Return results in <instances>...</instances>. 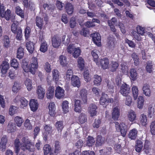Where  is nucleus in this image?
Segmentation results:
<instances>
[{"instance_id": "obj_1", "label": "nucleus", "mask_w": 155, "mask_h": 155, "mask_svg": "<svg viewBox=\"0 0 155 155\" xmlns=\"http://www.w3.org/2000/svg\"><path fill=\"white\" fill-rule=\"evenodd\" d=\"M21 66L25 72H30L32 74H35L38 67L37 58L33 57L29 66H28V63L25 62L24 63H23Z\"/></svg>"}, {"instance_id": "obj_2", "label": "nucleus", "mask_w": 155, "mask_h": 155, "mask_svg": "<svg viewBox=\"0 0 155 155\" xmlns=\"http://www.w3.org/2000/svg\"><path fill=\"white\" fill-rule=\"evenodd\" d=\"M21 147L24 152L27 150L30 152H34L35 150L34 143L29 139L24 140L21 144Z\"/></svg>"}, {"instance_id": "obj_3", "label": "nucleus", "mask_w": 155, "mask_h": 155, "mask_svg": "<svg viewBox=\"0 0 155 155\" xmlns=\"http://www.w3.org/2000/svg\"><path fill=\"white\" fill-rule=\"evenodd\" d=\"M11 31L14 34H16L17 40H21L22 38V30L21 28L18 26L15 23H13L11 26Z\"/></svg>"}, {"instance_id": "obj_4", "label": "nucleus", "mask_w": 155, "mask_h": 155, "mask_svg": "<svg viewBox=\"0 0 155 155\" xmlns=\"http://www.w3.org/2000/svg\"><path fill=\"white\" fill-rule=\"evenodd\" d=\"M137 31H133L132 34L134 38L138 41L142 40V38L140 35H143L145 33L144 28L140 26H138L136 27Z\"/></svg>"}, {"instance_id": "obj_5", "label": "nucleus", "mask_w": 155, "mask_h": 155, "mask_svg": "<svg viewBox=\"0 0 155 155\" xmlns=\"http://www.w3.org/2000/svg\"><path fill=\"white\" fill-rule=\"evenodd\" d=\"M130 86L126 83L122 84L121 86L120 92L124 96H127L130 92Z\"/></svg>"}, {"instance_id": "obj_6", "label": "nucleus", "mask_w": 155, "mask_h": 155, "mask_svg": "<svg viewBox=\"0 0 155 155\" xmlns=\"http://www.w3.org/2000/svg\"><path fill=\"white\" fill-rule=\"evenodd\" d=\"M91 36L92 37L93 41L94 44L98 46L101 45V37L99 33H95L91 34Z\"/></svg>"}, {"instance_id": "obj_7", "label": "nucleus", "mask_w": 155, "mask_h": 155, "mask_svg": "<svg viewBox=\"0 0 155 155\" xmlns=\"http://www.w3.org/2000/svg\"><path fill=\"white\" fill-rule=\"evenodd\" d=\"M0 15L2 17H4L8 21L11 19V21L13 20V16H12V14L10 10L8 9L5 12L4 8L3 9V12L0 13Z\"/></svg>"}, {"instance_id": "obj_8", "label": "nucleus", "mask_w": 155, "mask_h": 155, "mask_svg": "<svg viewBox=\"0 0 155 155\" xmlns=\"http://www.w3.org/2000/svg\"><path fill=\"white\" fill-rule=\"evenodd\" d=\"M64 91L63 89L59 86H58L55 91V97L58 99L62 98L64 95Z\"/></svg>"}, {"instance_id": "obj_9", "label": "nucleus", "mask_w": 155, "mask_h": 155, "mask_svg": "<svg viewBox=\"0 0 155 155\" xmlns=\"http://www.w3.org/2000/svg\"><path fill=\"white\" fill-rule=\"evenodd\" d=\"M52 45L55 48H58L61 44V39L57 35H54L52 38Z\"/></svg>"}, {"instance_id": "obj_10", "label": "nucleus", "mask_w": 155, "mask_h": 155, "mask_svg": "<svg viewBox=\"0 0 155 155\" xmlns=\"http://www.w3.org/2000/svg\"><path fill=\"white\" fill-rule=\"evenodd\" d=\"M101 68L104 70L107 69L109 66V59L106 57L101 58L100 60V62Z\"/></svg>"}, {"instance_id": "obj_11", "label": "nucleus", "mask_w": 155, "mask_h": 155, "mask_svg": "<svg viewBox=\"0 0 155 155\" xmlns=\"http://www.w3.org/2000/svg\"><path fill=\"white\" fill-rule=\"evenodd\" d=\"M39 99H43L45 94V90L41 85L38 86L36 90Z\"/></svg>"}, {"instance_id": "obj_12", "label": "nucleus", "mask_w": 155, "mask_h": 155, "mask_svg": "<svg viewBox=\"0 0 155 155\" xmlns=\"http://www.w3.org/2000/svg\"><path fill=\"white\" fill-rule=\"evenodd\" d=\"M71 83L74 87H78L80 85V81L79 77L73 75L71 78Z\"/></svg>"}, {"instance_id": "obj_13", "label": "nucleus", "mask_w": 155, "mask_h": 155, "mask_svg": "<svg viewBox=\"0 0 155 155\" xmlns=\"http://www.w3.org/2000/svg\"><path fill=\"white\" fill-rule=\"evenodd\" d=\"M48 114L51 116L54 117L55 114L56 107L55 104L53 102H51L48 106Z\"/></svg>"}, {"instance_id": "obj_14", "label": "nucleus", "mask_w": 155, "mask_h": 155, "mask_svg": "<svg viewBox=\"0 0 155 155\" xmlns=\"http://www.w3.org/2000/svg\"><path fill=\"white\" fill-rule=\"evenodd\" d=\"M29 106L31 110L33 111H36L38 109V104L37 100H31L29 103Z\"/></svg>"}, {"instance_id": "obj_15", "label": "nucleus", "mask_w": 155, "mask_h": 155, "mask_svg": "<svg viewBox=\"0 0 155 155\" xmlns=\"http://www.w3.org/2000/svg\"><path fill=\"white\" fill-rule=\"evenodd\" d=\"M9 64L6 61H3L0 68H1V72L2 74H5L9 68Z\"/></svg>"}, {"instance_id": "obj_16", "label": "nucleus", "mask_w": 155, "mask_h": 155, "mask_svg": "<svg viewBox=\"0 0 155 155\" xmlns=\"http://www.w3.org/2000/svg\"><path fill=\"white\" fill-rule=\"evenodd\" d=\"M35 21L36 26L40 30H41L44 24L43 18L38 16H37L35 17Z\"/></svg>"}, {"instance_id": "obj_17", "label": "nucleus", "mask_w": 155, "mask_h": 155, "mask_svg": "<svg viewBox=\"0 0 155 155\" xmlns=\"http://www.w3.org/2000/svg\"><path fill=\"white\" fill-rule=\"evenodd\" d=\"M35 44L30 41L26 42V47L28 52L31 54L35 50Z\"/></svg>"}, {"instance_id": "obj_18", "label": "nucleus", "mask_w": 155, "mask_h": 155, "mask_svg": "<svg viewBox=\"0 0 155 155\" xmlns=\"http://www.w3.org/2000/svg\"><path fill=\"white\" fill-rule=\"evenodd\" d=\"M22 4L26 8H29L31 10L34 8L35 4L31 1H28V0H22Z\"/></svg>"}, {"instance_id": "obj_19", "label": "nucleus", "mask_w": 155, "mask_h": 155, "mask_svg": "<svg viewBox=\"0 0 155 155\" xmlns=\"http://www.w3.org/2000/svg\"><path fill=\"white\" fill-rule=\"evenodd\" d=\"M87 91L85 89H82L80 92V97L83 101V103H86L87 102Z\"/></svg>"}, {"instance_id": "obj_20", "label": "nucleus", "mask_w": 155, "mask_h": 155, "mask_svg": "<svg viewBox=\"0 0 155 155\" xmlns=\"http://www.w3.org/2000/svg\"><path fill=\"white\" fill-rule=\"evenodd\" d=\"M17 127L15 123L9 122L7 126V131L8 133H12L16 130Z\"/></svg>"}, {"instance_id": "obj_21", "label": "nucleus", "mask_w": 155, "mask_h": 155, "mask_svg": "<svg viewBox=\"0 0 155 155\" xmlns=\"http://www.w3.org/2000/svg\"><path fill=\"white\" fill-rule=\"evenodd\" d=\"M97 109V107L95 104H91L90 105L89 110L91 117L96 115L97 112L96 110Z\"/></svg>"}, {"instance_id": "obj_22", "label": "nucleus", "mask_w": 155, "mask_h": 155, "mask_svg": "<svg viewBox=\"0 0 155 155\" xmlns=\"http://www.w3.org/2000/svg\"><path fill=\"white\" fill-rule=\"evenodd\" d=\"M120 110L118 107H116L113 110L112 116L113 119L114 120H118L120 116Z\"/></svg>"}, {"instance_id": "obj_23", "label": "nucleus", "mask_w": 155, "mask_h": 155, "mask_svg": "<svg viewBox=\"0 0 155 155\" xmlns=\"http://www.w3.org/2000/svg\"><path fill=\"white\" fill-rule=\"evenodd\" d=\"M138 131L136 128H133L129 132L128 137L131 140H135L137 136Z\"/></svg>"}, {"instance_id": "obj_24", "label": "nucleus", "mask_w": 155, "mask_h": 155, "mask_svg": "<svg viewBox=\"0 0 155 155\" xmlns=\"http://www.w3.org/2000/svg\"><path fill=\"white\" fill-rule=\"evenodd\" d=\"M65 8L66 12L69 15H71L73 13L74 11V8L71 3H67L65 4Z\"/></svg>"}, {"instance_id": "obj_25", "label": "nucleus", "mask_w": 155, "mask_h": 155, "mask_svg": "<svg viewBox=\"0 0 155 155\" xmlns=\"http://www.w3.org/2000/svg\"><path fill=\"white\" fill-rule=\"evenodd\" d=\"M77 66L81 71H82L84 68V59L81 57H79L78 59Z\"/></svg>"}, {"instance_id": "obj_26", "label": "nucleus", "mask_w": 155, "mask_h": 155, "mask_svg": "<svg viewBox=\"0 0 155 155\" xmlns=\"http://www.w3.org/2000/svg\"><path fill=\"white\" fill-rule=\"evenodd\" d=\"M143 93L147 96L150 97L151 95V91L150 89V85L147 84H145L143 87Z\"/></svg>"}, {"instance_id": "obj_27", "label": "nucleus", "mask_w": 155, "mask_h": 155, "mask_svg": "<svg viewBox=\"0 0 155 155\" xmlns=\"http://www.w3.org/2000/svg\"><path fill=\"white\" fill-rule=\"evenodd\" d=\"M120 128L118 129V131L120 130L121 135L123 137H125L127 134V127L125 124L122 123L120 125Z\"/></svg>"}, {"instance_id": "obj_28", "label": "nucleus", "mask_w": 155, "mask_h": 155, "mask_svg": "<svg viewBox=\"0 0 155 155\" xmlns=\"http://www.w3.org/2000/svg\"><path fill=\"white\" fill-rule=\"evenodd\" d=\"M130 79L133 81H135L137 78L138 74L134 68L130 69Z\"/></svg>"}, {"instance_id": "obj_29", "label": "nucleus", "mask_w": 155, "mask_h": 155, "mask_svg": "<svg viewBox=\"0 0 155 155\" xmlns=\"http://www.w3.org/2000/svg\"><path fill=\"white\" fill-rule=\"evenodd\" d=\"M74 111L77 112L81 113V101L78 100H75Z\"/></svg>"}, {"instance_id": "obj_30", "label": "nucleus", "mask_w": 155, "mask_h": 155, "mask_svg": "<svg viewBox=\"0 0 155 155\" xmlns=\"http://www.w3.org/2000/svg\"><path fill=\"white\" fill-rule=\"evenodd\" d=\"M54 88L53 86L48 87V91L46 93L47 97L48 99H51L53 97L54 92Z\"/></svg>"}, {"instance_id": "obj_31", "label": "nucleus", "mask_w": 155, "mask_h": 155, "mask_svg": "<svg viewBox=\"0 0 155 155\" xmlns=\"http://www.w3.org/2000/svg\"><path fill=\"white\" fill-rule=\"evenodd\" d=\"M150 142L147 140H145L144 144V152L146 154H148L150 153L151 150V148L150 147Z\"/></svg>"}, {"instance_id": "obj_32", "label": "nucleus", "mask_w": 155, "mask_h": 155, "mask_svg": "<svg viewBox=\"0 0 155 155\" xmlns=\"http://www.w3.org/2000/svg\"><path fill=\"white\" fill-rule=\"evenodd\" d=\"M127 117L128 119L130 122H133L136 117V115L134 111L130 110L127 114Z\"/></svg>"}, {"instance_id": "obj_33", "label": "nucleus", "mask_w": 155, "mask_h": 155, "mask_svg": "<svg viewBox=\"0 0 155 155\" xmlns=\"http://www.w3.org/2000/svg\"><path fill=\"white\" fill-rule=\"evenodd\" d=\"M7 143V138L6 135H4L2 138L0 143L1 147L2 150L5 149L6 145Z\"/></svg>"}, {"instance_id": "obj_34", "label": "nucleus", "mask_w": 155, "mask_h": 155, "mask_svg": "<svg viewBox=\"0 0 155 155\" xmlns=\"http://www.w3.org/2000/svg\"><path fill=\"white\" fill-rule=\"evenodd\" d=\"M143 143L142 141L140 140H138L136 142L135 147L136 151L138 152H140L143 148Z\"/></svg>"}, {"instance_id": "obj_35", "label": "nucleus", "mask_w": 155, "mask_h": 155, "mask_svg": "<svg viewBox=\"0 0 155 155\" xmlns=\"http://www.w3.org/2000/svg\"><path fill=\"white\" fill-rule=\"evenodd\" d=\"M55 126L58 132L61 133L64 127L63 121H57L55 123Z\"/></svg>"}, {"instance_id": "obj_36", "label": "nucleus", "mask_w": 155, "mask_h": 155, "mask_svg": "<svg viewBox=\"0 0 155 155\" xmlns=\"http://www.w3.org/2000/svg\"><path fill=\"white\" fill-rule=\"evenodd\" d=\"M153 63L152 61H148L147 63L146 69L147 71L149 73H152L153 70Z\"/></svg>"}, {"instance_id": "obj_37", "label": "nucleus", "mask_w": 155, "mask_h": 155, "mask_svg": "<svg viewBox=\"0 0 155 155\" xmlns=\"http://www.w3.org/2000/svg\"><path fill=\"white\" fill-rule=\"evenodd\" d=\"M59 59L61 64L63 67L66 66L67 65L68 62L67 58L65 56L62 55H60L59 57Z\"/></svg>"}, {"instance_id": "obj_38", "label": "nucleus", "mask_w": 155, "mask_h": 155, "mask_svg": "<svg viewBox=\"0 0 155 155\" xmlns=\"http://www.w3.org/2000/svg\"><path fill=\"white\" fill-rule=\"evenodd\" d=\"M78 121L81 124H83L87 121L86 115L84 113H82L78 117Z\"/></svg>"}, {"instance_id": "obj_39", "label": "nucleus", "mask_w": 155, "mask_h": 155, "mask_svg": "<svg viewBox=\"0 0 155 155\" xmlns=\"http://www.w3.org/2000/svg\"><path fill=\"white\" fill-rule=\"evenodd\" d=\"M15 12L16 13L22 18H24V11L19 6H17L15 8Z\"/></svg>"}, {"instance_id": "obj_40", "label": "nucleus", "mask_w": 155, "mask_h": 155, "mask_svg": "<svg viewBox=\"0 0 155 155\" xmlns=\"http://www.w3.org/2000/svg\"><path fill=\"white\" fill-rule=\"evenodd\" d=\"M15 151V153H18L20 149V142L18 139L16 138L14 142Z\"/></svg>"}, {"instance_id": "obj_41", "label": "nucleus", "mask_w": 155, "mask_h": 155, "mask_svg": "<svg viewBox=\"0 0 155 155\" xmlns=\"http://www.w3.org/2000/svg\"><path fill=\"white\" fill-rule=\"evenodd\" d=\"M133 96L134 100H136L139 94V91L137 87L133 86L132 87Z\"/></svg>"}, {"instance_id": "obj_42", "label": "nucleus", "mask_w": 155, "mask_h": 155, "mask_svg": "<svg viewBox=\"0 0 155 155\" xmlns=\"http://www.w3.org/2000/svg\"><path fill=\"white\" fill-rule=\"evenodd\" d=\"M61 148L60 142L58 141L55 142L54 149V152L56 154H58L61 151Z\"/></svg>"}, {"instance_id": "obj_43", "label": "nucleus", "mask_w": 155, "mask_h": 155, "mask_svg": "<svg viewBox=\"0 0 155 155\" xmlns=\"http://www.w3.org/2000/svg\"><path fill=\"white\" fill-rule=\"evenodd\" d=\"M3 46L5 48H8L10 46V39L9 37L6 35L4 36L2 40Z\"/></svg>"}, {"instance_id": "obj_44", "label": "nucleus", "mask_w": 155, "mask_h": 155, "mask_svg": "<svg viewBox=\"0 0 155 155\" xmlns=\"http://www.w3.org/2000/svg\"><path fill=\"white\" fill-rule=\"evenodd\" d=\"M81 50L79 48H74L72 53V56L75 58H77L81 54Z\"/></svg>"}, {"instance_id": "obj_45", "label": "nucleus", "mask_w": 155, "mask_h": 155, "mask_svg": "<svg viewBox=\"0 0 155 155\" xmlns=\"http://www.w3.org/2000/svg\"><path fill=\"white\" fill-rule=\"evenodd\" d=\"M53 79L56 82L58 81L59 76V72L57 69H54L52 71Z\"/></svg>"}, {"instance_id": "obj_46", "label": "nucleus", "mask_w": 155, "mask_h": 155, "mask_svg": "<svg viewBox=\"0 0 155 155\" xmlns=\"http://www.w3.org/2000/svg\"><path fill=\"white\" fill-rule=\"evenodd\" d=\"M107 96L108 95L107 94H105L104 92H102L100 100V103L101 104L103 105L105 104Z\"/></svg>"}, {"instance_id": "obj_47", "label": "nucleus", "mask_w": 155, "mask_h": 155, "mask_svg": "<svg viewBox=\"0 0 155 155\" xmlns=\"http://www.w3.org/2000/svg\"><path fill=\"white\" fill-rule=\"evenodd\" d=\"M104 143V140L103 139L102 136L98 135L97 136L96 140V145L97 146H101Z\"/></svg>"}, {"instance_id": "obj_48", "label": "nucleus", "mask_w": 155, "mask_h": 155, "mask_svg": "<svg viewBox=\"0 0 155 155\" xmlns=\"http://www.w3.org/2000/svg\"><path fill=\"white\" fill-rule=\"evenodd\" d=\"M43 152L44 155H47L52 150V149L49 144H46L44 146L43 148Z\"/></svg>"}, {"instance_id": "obj_49", "label": "nucleus", "mask_w": 155, "mask_h": 155, "mask_svg": "<svg viewBox=\"0 0 155 155\" xmlns=\"http://www.w3.org/2000/svg\"><path fill=\"white\" fill-rule=\"evenodd\" d=\"M94 84L97 86L99 85L102 80L101 77L100 76L96 74L94 75Z\"/></svg>"}, {"instance_id": "obj_50", "label": "nucleus", "mask_w": 155, "mask_h": 155, "mask_svg": "<svg viewBox=\"0 0 155 155\" xmlns=\"http://www.w3.org/2000/svg\"><path fill=\"white\" fill-rule=\"evenodd\" d=\"M144 100L143 97L142 96L139 97L137 101V107L140 109L142 108L144 105Z\"/></svg>"}, {"instance_id": "obj_51", "label": "nucleus", "mask_w": 155, "mask_h": 155, "mask_svg": "<svg viewBox=\"0 0 155 155\" xmlns=\"http://www.w3.org/2000/svg\"><path fill=\"white\" fill-rule=\"evenodd\" d=\"M24 49L21 47H19L17 50V58L20 59L22 58L24 54Z\"/></svg>"}, {"instance_id": "obj_52", "label": "nucleus", "mask_w": 155, "mask_h": 155, "mask_svg": "<svg viewBox=\"0 0 155 155\" xmlns=\"http://www.w3.org/2000/svg\"><path fill=\"white\" fill-rule=\"evenodd\" d=\"M48 49V45L46 41H44L40 45V50L43 53L46 52Z\"/></svg>"}, {"instance_id": "obj_53", "label": "nucleus", "mask_w": 155, "mask_h": 155, "mask_svg": "<svg viewBox=\"0 0 155 155\" xmlns=\"http://www.w3.org/2000/svg\"><path fill=\"white\" fill-rule=\"evenodd\" d=\"M131 57L134 61V64L136 66L138 65L140 61L138 55L135 52H134L131 54Z\"/></svg>"}, {"instance_id": "obj_54", "label": "nucleus", "mask_w": 155, "mask_h": 155, "mask_svg": "<svg viewBox=\"0 0 155 155\" xmlns=\"http://www.w3.org/2000/svg\"><path fill=\"white\" fill-rule=\"evenodd\" d=\"M91 54L93 58L94 61L98 65H100V63L99 61L98 56L97 54L95 52L94 50H93L91 52Z\"/></svg>"}, {"instance_id": "obj_55", "label": "nucleus", "mask_w": 155, "mask_h": 155, "mask_svg": "<svg viewBox=\"0 0 155 155\" xmlns=\"http://www.w3.org/2000/svg\"><path fill=\"white\" fill-rule=\"evenodd\" d=\"M140 123L143 126H145L147 124V118L146 115L143 114L140 117Z\"/></svg>"}, {"instance_id": "obj_56", "label": "nucleus", "mask_w": 155, "mask_h": 155, "mask_svg": "<svg viewBox=\"0 0 155 155\" xmlns=\"http://www.w3.org/2000/svg\"><path fill=\"white\" fill-rule=\"evenodd\" d=\"M95 141L93 137L88 136L86 141V144L89 147H92L94 144Z\"/></svg>"}, {"instance_id": "obj_57", "label": "nucleus", "mask_w": 155, "mask_h": 155, "mask_svg": "<svg viewBox=\"0 0 155 155\" xmlns=\"http://www.w3.org/2000/svg\"><path fill=\"white\" fill-rule=\"evenodd\" d=\"M14 121L17 126L18 127H21L23 122V119L18 116H16L15 118Z\"/></svg>"}, {"instance_id": "obj_58", "label": "nucleus", "mask_w": 155, "mask_h": 155, "mask_svg": "<svg viewBox=\"0 0 155 155\" xmlns=\"http://www.w3.org/2000/svg\"><path fill=\"white\" fill-rule=\"evenodd\" d=\"M68 103L67 101H63L62 103V107L63 111L64 113L68 112Z\"/></svg>"}, {"instance_id": "obj_59", "label": "nucleus", "mask_w": 155, "mask_h": 155, "mask_svg": "<svg viewBox=\"0 0 155 155\" xmlns=\"http://www.w3.org/2000/svg\"><path fill=\"white\" fill-rule=\"evenodd\" d=\"M25 84L28 91H30L32 89V82L30 79L27 78L25 81Z\"/></svg>"}, {"instance_id": "obj_60", "label": "nucleus", "mask_w": 155, "mask_h": 155, "mask_svg": "<svg viewBox=\"0 0 155 155\" xmlns=\"http://www.w3.org/2000/svg\"><path fill=\"white\" fill-rule=\"evenodd\" d=\"M20 101L21 102L20 105L21 108H24V107H26L28 104V101L24 97H21L20 99Z\"/></svg>"}, {"instance_id": "obj_61", "label": "nucleus", "mask_w": 155, "mask_h": 155, "mask_svg": "<svg viewBox=\"0 0 155 155\" xmlns=\"http://www.w3.org/2000/svg\"><path fill=\"white\" fill-rule=\"evenodd\" d=\"M31 30L29 27H27L24 31L25 36L26 40H28L30 36Z\"/></svg>"}, {"instance_id": "obj_62", "label": "nucleus", "mask_w": 155, "mask_h": 155, "mask_svg": "<svg viewBox=\"0 0 155 155\" xmlns=\"http://www.w3.org/2000/svg\"><path fill=\"white\" fill-rule=\"evenodd\" d=\"M21 88V86L20 84L16 82H15L12 87V91L14 92H17Z\"/></svg>"}, {"instance_id": "obj_63", "label": "nucleus", "mask_w": 155, "mask_h": 155, "mask_svg": "<svg viewBox=\"0 0 155 155\" xmlns=\"http://www.w3.org/2000/svg\"><path fill=\"white\" fill-rule=\"evenodd\" d=\"M83 76L85 81L87 82H88L90 80V74L88 70L85 69L83 73Z\"/></svg>"}, {"instance_id": "obj_64", "label": "nucleus", "mask_w": 155, "mask_h": 155, "mask_svg": "<svg viewBox=\"0 0 155 155\" xmlns=\"http://www.w3.org/2000/svg\"><path fill=\"white\" fill-rule=\"evenodd\" d=\"M11 66L15 69H16L18 67L19 65L18 62L15 59H13L11 60L10 62Z\"/></svg>"}]
</instances>
